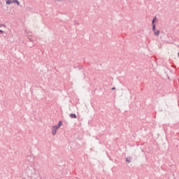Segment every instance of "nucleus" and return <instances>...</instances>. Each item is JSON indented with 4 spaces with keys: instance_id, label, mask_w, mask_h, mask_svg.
Segmentation results:
<instances>
[{
    "instance_id": "1",
    "label": "nucleus",
    "mask_w": 179,
    "mask_h": 179,
    "mask_svg": "<svg viewBox=\"0 0 179 179\" xmlns=\"http://www.w3.org/2000/svg\"><path fill=\"white\" fill-rule=\"evenodd\" d=\"M58 129H59L58 126H53L52 127V135H56Z\"/></svg>"
},
{
    "instance_id": "2",
    "label": "nucleus",
    "mask_w": 179,
    "mask_h": 179,
    "mask_svg": "<svg viewBox=\"0 0 179 179\" xmlns=\"http://www.w3.org/2000/svg\"><path fill=\"white\" fill-rule=\"evenodd\" d=\"M154 34H155L156 36H159V34H160V31H159V30H155V31H154Z\"/></svg>"
},
{
    "instance_id": "3",
    "label": "nucleus",
    "mask_w": 179,
    "mask_h": 179,
    "mask_svg": "<svg viewBox=\"0 0 179 179\" xmlns=\"http://www.w3.org/2000/svg\"><path fill=\"white\" fill-rule=\"evenodd\" d=\"M12 3H16L17 6L20 5V1H18L17 0H12Z\"/></svg>"
},
{
    "instance_id": "4",
    "label": "nucleus",
    "mask_w": 179,
    "mask_h": 179,
    "mask_svg": "<svg viewBox=\"0 0 179 179\" xmlns=\"http://www.w3.org/2000/svg\"><path fill=\"white\" fill-rule=\"evenodd\" d=\"M1 27L6 28V26L4 24H0V28ZM3 31L0 29V34H3Z\"/></svg>"
},
{
    "instance_id": "5",
    "label": "nucleus",
    "mask_w": 179,
    "mask_h": 179,
    "mask_svg": "<svg viewBox=\"0 0 179 179\" xmlns=\"http://www.w3.org/2000/svg\"><path fill=\"white\" fill-rule=\"evenodd\" d=\"M70 117H71V118H77V115H76V114H73V113H71V114H70Z\"/></svg>"
},
{
    "instance_id": "6",
    "label": "nucleus",
    "mask_w": 179,
    "mask_h": 179,
    "mask_svg": "<svg viewBox=\"0 0 179 179\" xmlns=\"http://www.w3.org/2000/svg\"><path fill=\"white\" fill-rule=\"evenodd\" d=\"M126 162H127V163H131V157H127V158H126Z\"/></svg>"
},
{
    "instance_id": "7",
    "label": "nucleus",
    "mask_w": 179,
    "mask_h": 179,
    "mask_svg": "<svg viewBox=\"0 0 179 179\" xmlns=\"http://www.w3.org/2000/svg\"><path fill=\"white\" fill-rule=\"evenodd\" d=\"M6 3L7 5H10V4L13 3H12V1H11V0H7V1H6Z\"/></svg>"
},
{
    "instance_id": "8",
    "label": "nucleus",
    "mask_w": 179,
    "mask_h": 179,
    "mask_svg": "<svg viewBox=\"0 0 179 179\" xmlns=\"http://www.w3.org/2000/svg\"><path fill=\"white\" fill-rule=\"evenodd\" d=\"M61 126H62V121H59V123H58V126H57L58 129H59Z\"/></svg>"
},
{
    "instance_id": "9",
    "label": "nucleus",
    "mask_w": 179,
    "mask_h": 179,
    "mask_svg": "<svg viewBox=\"0 0 179 179\" xmlns=\"http://www.w3.org/2000/svg\"><path fill=\"white\" fill-rule=\"evenodd\" d=\"M152 30L154 31H156V25L155 24H152Z\"/></svg>"
},
{
    "instance_id": "10",
    "label": "nucleus",
    "mask_w": 179,
    "mask_h": 179,
    "mask_svg": "<svg viewBox=\"0 0 179 179\" xmlns=\"http://www.w3.org/2000/svg\"><path fill=\"white\" fill-rule=\"evenodd\" d=\"M157 21V17H155L152 20V24H155V22Z\"/></svg>"
},
{
    "instance_id": "11",
    "label": "nucleus",
    "mask_w": 179,
    "mask_h": 179,
    "mask_svg": "<svg viewBox=\"0 0 179 179\" xmlns=\"http://www.w3.org/2000/svg\"><path fill=\"white\" fill-rule=\"evenodd\" d=\"M115 90V87H113V88H112V90Z\"/></svg>"
},
{
    "instance_id": "12",
    "label": "nucleus",
    "mask_w": 179,
    "mask_h": 179,
    "mask_svg": "<svg viewBox=\"0 0 179 179\" xmlns=\"http://www.w3.org/2000/svg\"><path fill=\"white\" fill-rule=\"evenodd\" d=\"M178 57H179V53H178Z\"/></svg>"
}]
</instances>
